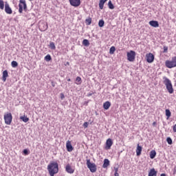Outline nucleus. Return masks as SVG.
Listing matches in <instances>:
<instances>
[{
    "mask_svg": "<svg viewBox=\"0 0 176 176\" xmlns=\"http://www.w3.org/2000/svg\"><path fill=\"white\" fill-rule=\"evenodd\" d=\"M47 170L50 176H54L58 173V164L56 162H51L47 165Z\"/></svg>",
    "mask_w": 176,
    "mask_h": 176,
    "instance_id": "1",
    "label": "nucleus"
},
{
    "mask_svg": "<svg viewBox=\"0 0 176 176\" xmlns=\"http://www.w3.org/2000/svg\"><path fill=\"white\" fill-rule=\"evenodd\" d=\"M164 84L165 85L166 89L168 90L170 94H173L174 93V89H173V84L171 83V80L168 79L167 77H164Z\"/></svg>",
    "mask_w": 176,
    "mask_h": 176,
    "instance_id": "2",
    "label": "nucleus"
},
{
    "mask_svg": "<svg viewBox=\"0 0 176 176\" xmlns=\"http://www.w3.org/2000/svg\"><path fill=\"white\" fill-rule=\"evenodd\" d=\"M165 65L166 68H174L176 67V56L173 57L171 60H166Z\"/></svg>",
    "mask_w": 176,
    "mask_h": 176,
    "instance_id": "3",
    "label": "nucleus"
},
{
    "mask_svg": "<svg viewBox=\"0 0 176 176\" xmlns=\"http://www.w3.org/2000/svg\"><path fill=\"white\" fill-rule=\"evenodd\" d=\"M87 166L91 173H96V171H97V165L94 163H91L89 159L87 160Z\"/></svg>",
    "mask_w": 176,
    "mask_h": 176,
    "instance_id": "4",
    "label": "nucleus"
},
{
    "mask_svg": "<svg viewBox=\"0 0 176 176\" xmlns=\"http://www.w3.org/2000/svg\"><path fill=\"white\" fill-rule=\"evenodd\" d=\"M19 13H23V10H27V3H25V0H19Z\"/></svg>",
    "mask_w": 176,
    "mask_h": 176,
    "instance_id": "5",
    "label": "nucleus"
},
{
    "mask_svg": "<svg viewBox=\"0 0 176 176\" xmlns=\"http://www.w3.org/2000/svg\"><path fill=\"white\" fill-rule=\"evenodd\" d=\"M126 57L128 61L133 63L135 60V52L131 50L129 52H127Z\"/></svg>",
    "mask_w": 176,
    "mask_h": 176,
    "instance_id": "6",
    "label": "nucleus"
},
{
    "mask_svg": "<svg viewBox=\"0 0 176 176\" xmlns=\"http://www.w3.org/2000/svg\"><path fill=\"white\" fill-rule=\"evenodd\" d=\"M4 120H5L6 124H11L12 120V113H8L7 114H5Z\"/></svg>",
    "mask_w": 176,
    "mask_h": 176,
    "instance_id": "7",
    "label": "nucleus"
},
{
    "mask_svg": "<svg viewBox=\"0 0 176 176\" xmlns=\"http://www.w3.org/2000/svg\"><path fill=\"white\" fill-rule=\"evenodd\" d=\"M69 2L72 6L74 8H78V6H80V0H69Z\"/></svg>",
    "mask_w": 176,
    "mask_h": 176,
    "instance_id": "8",
    "label": "nucleus"
},
{
    "mask_svg": "<svg viewBox=\"0 0 176 176\" xmlns=\"http://www.w3.org/2000/svg\"><path fill=\"white\" fill-rule=\"evenodd\" d=\"M146 58L147 63H153V60H155V56H153V54L148 53L146 55Z\"/></svg>",
    "mask_w": 176,
    "mask_h": 176,
    "instance_id": "9",
    "label": "nucleus"
},
{
    "mask_svg": "<svg viewBox=\"0 0 176 176\" xmlns=\"http://www.w3.org/2000/svg\"><path fill=\"white\" fill-rule=\"evenodd\" d=\"M5 12L7 14H12V13H13V10H12V8L8 2H6L5 3Z\"/></svg>",
    "mask_w": 176,
    "mask_h": 176,
    "instance_id": "10",
    "label": "nucleus"
},
{
    "mask_svg": "<svg viewBox=\"0 0 176 176\" xmlns=\"http://www.w3.org/2000/svg\"><path fill=\"white\" fill-rule=\"evenodd\" d=\"M113 145V142L112 141V139L109 138L106 141V146H105V149L108 150L111 148V146Z\"/></svg>",
    "mask_w": 176,
    "mask_h": 176,
    "instance_id": "11",
    "label": "nucleus"
},
{
    "mask_svg": "<svg viewBox=\"0 0 176 176\" xmlns=\"http://www.w3.org/2000/svg\"><path fill=\"white\" fill-rule=\"evenodd\" d=\"M66 148L67 152H72L74 151V147L72 146V144L71 143V141L68 140L66 142Z\"/></svg>",
    "mask_w": 176,
    "mask_h": 176,
    "instance_id": "12",
    "label": "nucleus"
},
{
    "mask_svg": "<svg viewBox=\"0 0 176 176\" xmlns=\"http://www.w3.org/2000/svg\"><path fill=\"white\" fill-rule=\"evenodd\" d=\"M65 170L69 174H74V173H75V170H74V168H72V167L69 166V164H67L66 166Z\"/></svg>",
    "mask_w": 176,
    "mask_h": 176,
    "instance_id": "13",
    "label": "nucleus"
},
{
    "mask_svg": "<svg viewBox=\"0 0 176 176\" xmlns=\"http://www.w3.org/2000/svg\"><path fill=\"white\" fill-rule=\"evenodd\" d=\"M39 28L41 31H46L48 28L47 24L46 23H41L39 25Z\"/></svg>",
    "mask_w": 176,
    "mask_h": 176,
    "instance_id": "14",
    "label": "nucleus"
},
{
    "mask_svg": "<svg viewBox=\"0 0 176 176\" xmlns=\"http://www.w3.org/2000/svg\"><path fill=\"white\" fill-rule=\"evenodd\" d=\"M148 24H150L151 27H154V28H157V27H159V22L157 21H150Z\"/></svg>",
    "mask_w": 176,
    "mask_h": 176,
    "instance_id": "15",
    "label": "nucleus"
},
{
    "mask_svg": "<svg viewBox=\"0 0 176 176\" xmlns=\"http://www.w3.org/2000/svg\"><path fill=\"white\" fill-rule=\"evenodd\" d=\"M141 152H142V146H140V144H138L136 148V155L140 156Z\"/></svg>",
    "mask_w": 176,
    "mask_h": 176,
    "instance_id": "16",
    "label": "nucleus"
},
{
    "mask_svg": "<svg viewBox=\"0 0 176 176\" xmlns=\"http://www.w3.org/2000/svg\"><path fill=\"white\" fill-rule=\"evenodd\" d=\"M9 77V73H8V70H4L3 72L2 80L6 82L7 78Z\"/></svg>",
    "mask_w": 176,
    "mask_h": 176,
    "instance_id": "17",
    "label": "nucleus"
},
{
    "mask_svg": "<svg viewBox=\"0 0 176 176\" xmlns=\"http://www.w3.org/2000/svg\"><path fill=\"white\" fill-rule=\"evenodd\" d=\"M111 107V102L109 101H107L103 104V108L104 109H105L106 111L109 109V108Z\"/></svg>",
    "mask_w": 176,
    "mask_h": 176,
    "instance_id": "18",
    "label": "nucleus"
},
{
    "mask_svg": "<svg viewBox=\"0 0 176 176\" xmlns=\"http://www.w3.org/2000/svg\"><path fill=\"white\" fill-rule=\"evenodd\" d=\"M157 175V171L155 170V168H152L148 172V176H156Z\"/></svg>",
    "mask_w": 176,
    "mask_h": 176,
    "instance_id": "19",
    "label": "nucleus"
},
{
    "mask_svg": "<svg viewBox=\"0 0 176 176\" xmlns=\"http://www.w3.org/2000/svg\"><path fill=\"white\" fill-rule=\"evenodd\" d=\"M108 0H100L99 2V8L102 10L104 9V5L105 4V2H107Z\"/></svg>",
    "mask_w": 176,
    "mask_h": 176,
    "instance_id": "20",
    "label": "nucleus"
},
{
    "mask_svg": "<svg viewBox=\"0 0 176 176\" xmlns=\"http://www.w3.org/2000/svg\"><path fill=\"white\" fill-rule=\"evenodd\" d=\"M109 166V160L104 159V163H103V165H102V168H107Z\"/></svg>",
    "mask_w": 176,
    "mask_h": 176,
    "instance_id": "21",
    "label": "nucleus"
},
{
    "mask_svg": "<svg viewBox=\"0 0 176 176\" xmlns=\"http://www.w3.org/2000/svg\"><path fill=\"white\" fill-rule=\"evenodd\" d=\"M155 157H156V151L152 150L150 152V158L151 159H155Z\"/></svg>",
    "mask_w": 176,
    "mask_h": 176,
    "instance_id": "22",
    "label": "nucleus"
},
{
    "mask_svg": "<svg viewBox=\"0 0 176 176\" xmlns=\"http://www.w3.org/2000/svg\"><path fill=\"white\" fill-rule=\"evenodd\" d=\"M20 119H21V120L23 121L24 123H27V122H28V120H30V118H28L25 116H21Z\"/></svg>",
    "mask_w": 176,
    "mask_h": 176,
    "instance_id": "23",
    "label": "nucleus"
},
{
    "mask_svg": "<svg viewBox=\"0 0 176 176\" xmlns=\"http://www.w3.org/2000/svg\"><path fill=\"white\" fill-rule=\"evenodd\" d=\"M165 114L166 116L167 117V119L170 118L171 117V111H170V109H166Z\"/></svg>",
    "mask_w": 176,
    "mask_h": 176,
    "instance_id": "24",
    "label": "nucleus"
},
{
    "mask_svg": "<svg viewBox=\"0 0 176 176\" xmlns=\"http://www.w3.org/2000/svg\"><path fill=\"white\" fill-rule=\"evenodd\" d=\"M50 49H51L52 50H56V45L54 42L50 43Z\"/></svg>",
    "mask_w": 176,
    "mask_h": 176,
    "instance_id": "25",
    "label": "nucleus"
},
{
    "mask_svg": "<svg viewBox=\"0 0 176 176\" xmlns=\"http://www.w3.org/2000/svg\"><path fill=\"white\" fill-rule=\"evenodd\" d=\"M0 9L1 10H3V9H5V2H3V0H0Z\"/></svg>",
    "mask_w": 176,
    "mask_h": 176,
    "instance_id": "26",
    "label": "nucleus"
},
{
    "mask_svg": "<svg viewBox=\"0 0 176 176\" xmlns=\"http://www.w3.org/2000/svg\"><path fill=\"white\" fill-rule=\"evenodd\" d=\"M11 65H12V68H16V67L19 66V63H17V61L13 60V61L11 63Z\"/></svg>",
    "mask_w": 176,
    "mask_h": 176,
    "instance_id": "27",
    "label": "nucleus"
},
{
    "mask_svg": "<svg viewBox=\"0 0 176 176\" xmlns=\"http://www.w3.org/2000/svg\"><path fill=\"white\" fill-rule=\"evenodd\" d=\"M82 83V78L79 76L76 78V85H80Z\"/></svg>",
    "mask_w": 176,
    "mask_h": 176,
    "instance_id": "28",
    "label": "nucleus"
},
{
    "mask_svg": "<svg viewBox=\"0 0 176 176\" xmlns=\"http://www.w3.org/2000/svg\"><path fill=\"white\" fill-rule=\"evenodd\" d=\"M44 60L47 62L51 61L52 56H50V54H47L45 56Z\"/></svg>",
    "mask_w": 176,
    "mask_h": 176,
    "instance_id": "29",
    "label": "nucleus"
},
{
    "mask_svg": "<svg viewBox=\"0 0 176 176\" xmlns=\"http://www.w3.org/2000/svg\"><path fill=\"white\" fill-rule=\"evenodd\" d=\"M82 45H84V46H89V45H90V43L89 42V40L84 39L82 41Z\"/></svg>",
    "mask_w": 176,
    "mask_h": 176,
    "instance_id": "30",
    "label": "nucleus"
},
{
    "mask_svg": "<svg viewBox=\"0 0 176 176\" xmlns=\"http://www.w3.org/2000/svg\"><path fill=\"white\" fill-rule=\"evenodd\" d=\"M108 7L110 8V9H115V6H113V4L112 3V1H109V3H108Z\"/></svg>",
    "mask_w": 176,
    "mask_h": 176,
    "instance_id": "31",
    "label": "nucleus"
},
{
    "mask_svg": "<svg viewBox=\"0 0 176 176\" xmlns=\"http://www.w3.org/2000/svg\"><path fill=\"white\" fill-rule=\"evenodd\" d=\"M115 50H116V48H115V47H113V46L111 47V48L109 50V54H113V53H115Z\"/></svg>",
    "mask_w": 176,
    "mask_h": 176,
    "instance_id": "32",
    "label": "nucleus"
},
{
    "mask_svg": "<svg viewBox=\"0 0 176 176\" xmlns=\"http://www.w3.org/2000/svg\"><path fill=\"white\" fill-rule=\"evenodd\" d=\"M104 24H105V22L104 21V20L101 19L98 22L99 27L102 28L104 25Z\"/></svg>",
    "mask_w": 176,
    "mask_h": 176,
    "instance_id": "33",
    "label": "nucleus"
},
{
    "mask_svg": "<svg viewBox=\"0 0 176 176\" xmlns=\"http://www.w3.org/2000/svg\"><path fill=\"white\" fill-rule=\"evenodd\" d=\"M166 142H168V145L173 144V140L171 139V138H167Z\"/></svg>",
    "mask_w": 176,
    "mask_h": 176,
    "instance_id": "34",
    "label": "nucleus"
},
{
    "mask_svg": "<svg viewBox=\"0 0 176 176\" xmlns=\"http://www.w3.org/2000/svg\"><path fill=\"white\" fill-rule=\"evenodd\" d=\"M85 22L87 23V25H90V24H91V18L86 19Z\"/></svg>",
    "mask_w": 176,
    "mask_h": 176,
    "instance_id": "35",
    "label": "nucleus"
},
{
    "mask_svg": "<svg viewBox=\"0 0 176 176\" xmlns=\"http://www.w3.org/2000/svg\"><path fill=\"white\" fill-rule=\"evenodd\" d=\"M23 153V155H25V156L30 155V151L28 149H24Z\"/></svg>",
    "mask_w": 176,
    "mask_h": 176,
    "instance_id": "36",
    "label": "nucleus"
},
{
    "mask_svg": "<svg viewBox=\"0 0 176 176\" xmlns=\"http://www.w3.org/2000/svg\"><path fill=\"white\" fill-rule=\"evenodd\" d=\"M168 50V47L164 46V53H167Z\"/></svg>",
    "mask_w": 176,
    "mask_h": 176,
    "instance_id": "37",
    "label": "nucleus"
},
{
    "mask_svg": "<svg viewBox=\"0 0 176 176\" xmlns=\"http://www.w3.org/2000/svg\"><path fill=\"white\" fill-rule=\"evenodd\" d=\"M64 98H65V96H64V94L61 93L60 94V99L64 100Z\"/></svg>",
    "mask_w": 176,
    "mask_h": 176,
    "instance_id": "38",
    "label": "nucleus"
},
{
    "mask_svg": "<svg viewBox=\"0 0 176 176\" xmlns=\"http://www.w3.org/2000/svg\"><path fill=\"white\" fill-rule=\"evenodd\" d=\"M87 126H89V123L87 122H84L83 124V127H85V129L87 128Z\"/></svg>",
    "mask_w": 176,
    "mask_h": 176,
    "instance_id": "39",
    "label": "nucleus"
},
{
    "mask_svg": "<svg viewBox=\"0 0 176 176\" xmlns=\"http://www.w3.org/2000/svg\"><path fill=\"white\" fill-rule=\"evenodd\" d=\"M173 175H175L176 174V166L173 169Z\"/></svg>",
    "mask_w": 176,
    "mask_h": 176,
    "instance_id": "40",
    "label": "nucleus"
},
{
    "mask_svg": "<svg viewBox=\"0 0 176 176\" xmlns=\"http://www.w3.org/2000/svg\"><path fill=\"white\" fill-rule=\"evenodd\" d=\"M114 171L115 173H118L119 171V167H114Z\"/></svg>",
    "mask_w": 176,
    "mask_h": 176,
    "instance_id": "41",
    "label": "nucleus"
},
{
    "mask_svg": "<svg viewBox=\"0 0 176 176\" xmlns=\"http://www.w3.org/2000/svg\"><path fill=\"white\" fill-rule=\"evenodd\" d=\"M173 131L176 133V124L173 126Z\"/></svg>",
    "mask_w": 176,
    "mask_h": 176,
    "instance_id": "42",
    "label": "nucleus"
},
{
    "mask_svg": "<svg viewBox=\"0 0 176 176\" xmlns=\"http://www.w3.org/2000/svg\"><path fill=\"white\" fill-rule=\"evenodd\" d=\"M114 176H119V173L118 172L115 173Z\"/></svg>",
    "mask_w": 176,
    "mask_h": 176,
    "instance_id": "43",
    "label": "nucleus"
},
{
    "mask_svg": "<svg viewBox=\"0 0 176 176\" xmlns=\"http://www.w3.org/2000/svg\"><path fill=\"white\" fill-rule=\"evenodd\" d=\"M160 176H166V174L165 173H162L160 175Z\"/></svg>",
    "mask_w": 176,
    "mask_h": 176,
    "instance_id": "44",
    "label": "nucleus"
},
{
    "mask_svg": "<svg viewBox=\"0 0 176 176\" xmlns=\"http://www.w3.org/2000/svg\"><path fill=\"white\" fill-rule=\"evenodd\" d=\"M67 82H71V78H68Z\"/></svg>",
    "mask_w": 176,
    "mask_h": 176,
    "instance_id": "45",
    "label": "nucleus"
},
{
    "mask_svg": "<svg viewBox=\"0 0 176 176\" xmlns=\"http://www.w3.org/2000/svg\"><path fill=\"white\" fill-rule=\"evenodd\" d=\"M155 124H156V122H154L153 123V126H155Z\"/></svg>",
    "mask_w": 176,
    "mask_h": 176,
    "instance_id": "46",
    "label": "nucleus"
},
{
    "mask_svg": "<svg viewBox=\"0 0 176 176\" xmlns=\"http://www.w3.org/2000/svg\"><path fill=\"white\" fill-rule=\"evenodd\" d=\"M67 65H69V63H67Z\"/></svg>",
    "mask_w": 176,
    "mask_h": 176,
    "instance_id": "47",
    "label": "nucleus"
},
{
    "mask_svg": "<svg viewBox=\"0 0 176 176\" xmlns=\"http://www.w3.org/2000/svg\"><path fill=\"white\" fill-rule=\"evenodd\" d=\"M29 1H32V0H29Z\"/></svg>",
    "mask_w": 176,
    "mask_h": 176,
    "instance_id": "48",
    "label": "nucleus"
}]
</instances>
